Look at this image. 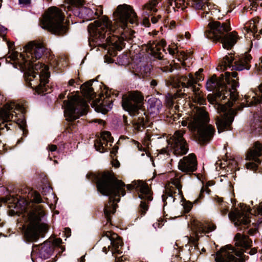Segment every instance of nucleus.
Listing matches in <instances>:
<instances>
[{"mask_svg":"<svg viewBox=\"0 0 262 262\" xmlns=\"http://www.w3.org/2000/svg\"><path fill=\"white\" fill-rule=\"evenodd\" d=\"M86 179L95 183L98 192L102 195L108 196V202L104 208L105 225H112V215L116 211L118 205L115 202L120 201V195L126 194L125 187L128 190L136 189L138 197L141 200L139 207V212L144 215L148 210V204L153 200L152 191L146 183L139 182L135 186L132 184L126 185L121 180H118L112 170L98 171L96 173H89L86 176Z\"/></svg>","mask_w":262,"mask_h":262,"instance_id":"nucleus-1","label":"nucleus"},{"mask_svg":"<svg viewBox=\"0 0 262 262\" xmlns=\"http://www.w3.org/2000/svg\"><path fill=\"white\" fill-rule=\"evenodd\" d=\"M225 75L221 74L218 78L214 74L208 78L206 84L207 90L213 92L214 100L216 103L222 102L218 104L217 110L219 115L215 118L219 133L231 129L236 113L232 107L238 99L237 73L226 72Z\"/></svg>","mask_w":262,"mask_h":262,"instance_id":"nucleus-2","label":"nucleus"},{"mask_svg":"<svg viewBox=\"0 0 262 262\" xmlns=\"http://www.w3.org/2000/svg\"><path fill=\"white\" fill-rule=\"evenodd\" d=\"M89 34V42L90 46H99L108 50L111 57L117 55V51H121L125 47L124 41L130 42L133 40V31H124L120 37L116 35L106 37L107 31L114 32L112 22L106 16L95 20L88 26Z\"/></svg>","mask_w":262,"mask_h":262,"instance_id":"nucleus-3","label":"nucleus"},{"mask_svg":"<svg viewBox=\"0 0 262 262\" xmlns=\"http://www.w3.org/2000/svg\"><path fill=\"white\" fill-rule=\"evenodd\" d=\"M8 58L13 61L11 63L15 68L24 72L26 85L32 89L35 93L45 95L50 93L51 87L49 85L50 72L44 71L46 66L39 62H34L35 59H28L23 54L14 51Z\"/></svg>","mask_w":262,"mask_h":262,"instance_id":"nucleus-4","label":"nucleus"},{"mask_svg":"<svg viewBox=\"0 0 262 262\" xmlns=\"http://www.w3.org/2000/svg\"><path fill=\"white\" fill-rule=\"evenodd\" d=\"M144 96L140 92L133 91L124 95L122 97V106L123 108L128 112L134 118L132 123L136 130L142 131L146 127V115L142 110Z\"/></svg>","mask_w":262,"mask_h":262,"instance_id":"nucleus-5","label":"nucleus"},{"mask_svg":"<svg viewBox=\"0 0 262 262\" xmlns=\"http://www.w3.org/2000/svg\"><path fill=\"white\" fill-rule=\"evenodd\" d=\"M209 29L205 32V35L214 42L220 41L225 49L230 50L237 40V34L235 31L228 33L231 30L229 19L224 22L212 21L208 24Z\"/></svg>","mask_w":262,"mask_h":262,"instance_id":"nucleus-6","label":"nucleus"},{"mask_svg":"<svg viewBox=\"0 0 262 262\" xmlns=\"http://www.w3.org/2000/svg\"><path fill=\"white\" fill-rule=\"evenodd\" d=\"M210 118L204 107H197L194 115L188 123V127L192 132H197L198 138L202 145L209 143L213 138L215 129L208 124Z\"/></svg>","mask_w":262,"mask_h":262,"instance_id":"nucleus-7","label":"nucleus"},{"mask_svg":"<svg viewBox=\"0 0 262 262\" xmlns=\"http://www.w3.org/2000/svg\"><path fill=\"white\" fill-rule=\"evenodd\" d=\"M234 240L235 242V246L240 247L241 250L237 251L231 245L222 247L215 253V262H244L241 257L246 252V249L252 246V241L248 235L239 233L235 235Z\"/></svg>","mask_w":262,"mask_h":262,"instance_id":"nucleus-8","label":"nucleus"},{"mask_svg":"<svg viewBox=\"0 0 262 262\" xmlns=\"http://www.w3.org/2000/svg\"><path fill=\"white\" fill-rule=\"evenodd\" d=\"M203 72V69L201 68L195 73L194 75L190 73L189 77L183 75L170 76L165 80L166 85L168 87L178 89L175 94L177 97H184L186 95L185 88H187L191 90L195 99L200 100L202 97L199 88H197L195 84L204 79L202 74Z\"/></svg>","mask_w":262,"mask_h":262,"instance_id":"nucleus-9","label":"nucleus"},{"mask_svg":"<svg viewBox=\"0 0 262 262\" xmlns=\"http://www.w3.org/2000/svg\"><path fill=\"white\" fill-rule=\"evenodd\" d=\"M64 18L65 16L60 9L52 7L40 18L39 21L43 29L56 35L62 36L67 35L69 31Z\"/></svg>","mask_w":262,"mask_h":262,"instance_id":"nucleus-10","label":"nucleus"},{"mask_svg":"<svg viewBox=\"0 0 262 262\" xmlns=\"http://www.w3.org/2000/svg\"><path fill=\"white\" fill-rule=\"evenodd\" d=\"M99 76L95 79L90 80L82 85H80V88L82 95L87 99L90 101L93 100L96 104V106L95 110L97 112L101 113L103 114H106L110 109L112 108L113 106V100H110L108 95L111 94H108V90H107L105 92L106 97H104L103 94H100L99 97L97 98V93L94 91V89L93 88V83L94 81H98V78Z\"/></svg>","mask_w":262,"mask_h":262,"instance_id":"nucleus-11","label":"nucleus"},{"mask_svg":"<svg viewBox=\"0 0 262 262\" xmlns=\"http://www.w3.org/2000/svg\"><path fill=\"white\" fill-rule=\"evenodd\" d=\"M45 215L42 205H37L34 207V210L30 215V225L25 234L27 242H36L40 237H43L47 232L48 227L45 223L41 222Z\"/></svg>","mask_w":262,"mask_h":262,"instance_id":"nucleus-12","label":"nucleus"},{"mask_svg":"<svg viewBox=\"0 0 262 262\" xmlns=\"http://www.w3.org/2000/svg\"><path fill=\"white\" fill-rule=\"evenodd\" d=\"M68 100H64V103L66 105V108L64 111V115L67 120L69 122H73L85 114L84 110H80L79 106L82 107L86 105L85 101L82 100L79 96L73 95L68 96Z\"/></svg>","mask_w":262,"mask_h":262,"instance_id":"nucleus-13","label":"nucleus"},{"mask_svg":"<svg viewBox=\"0 0 262 262\" xmlns=\"http://www.w3.org/2000/svg\"><path fill=\"white\" fill-rule=\"evenodd\" d=\"M252 59V56L246 52L235 57H233L232 53H230L224 57L223 63L225 70L231 68V71L248 70L251 68Z\"/></svg>","mask_w":262,"mask_h":262,"instance_id":"nucleus-14","label":"nucleus"},{"mask_svg":"<svg viewBox=\"0 0 262 262\" xmlns=\"http://www.w3.org/2000/svg\"><path fill=\"white\" fill-rule=\"evenodd\" d=\"M246 159L250 161L246 164L248 169L254 172L262 171V144L255 142L253 148L248 150Z\"/></svg>","mask_w":262,"mask_h":262,"instance_id":"nucleus-15","label":"nucleus"},{"mask_svg":"<svg viewBox=\"0 0 262 262\" xmlns=\"http://www.w3.org/2000/svg\"><path fill=\"white\" fill-rule=\"evenodd\" d=\"M114 14L121 23L122 28L126 27L128 23L137 24V15L130 5L125 4L119 5Z\"/></svg>","mask_w":262,"mask_h":262,"instance_id":"nucleus-16","label":"nucleus"},{"mask_svg":"<svg viewBox=\"0 0 262 262\" xmlns=\"http://www.w3.org/2000/svg\"><path fill=\"white\" fill-rule=\"evenodd\" d=\"M184 134L181 130H178L175 132L173 136L171 146L176 156H183L188 151V145L183 137Z\"/></svg>","mask_w":262,"mask_h":262,"instance_id":"nucleus-17","label":"nucleus"},{"mask_svg":"<svg viewBox=\"0 0 262 262\" xmlns=\"http://www.w3.org/2000/svg\"><path fill=\"white\" fill-rule=\"evenodd\" d=\"M25 57L31 59H39L45 52L46 49L41 43L30 42L24 47Z\"/></svg>","mask_w":262,"mask_h":262,"instance_id":"nucleus-18","label":"nucleus"},{"mask_svg":"<svg viewBox=\"0 0 262 262\" xmlns=\"http://www.w3.org/2000/svg\"><path fill=\"white\" fill-rule=\"evenodd\" d=\"M54 251V247L51 241L49 239L44 242L41 245H34L32 246L31 257L34 261L33 255L37 253L38 257L41 259H48L52 255Z\"/></svg>","mask_w":262,"mask_h":262,"instance_id":"nucleus-19","label":"nucleus"},{"mask_svg":"<svg viewBox=\"0 0 262 262\" xmlns=\"http://www.w3.org/2000/svg\"><path fill=\"white\" fill-rule=\"evenodd\" d=\"M197 166L196 157L192 153L180 160L178 168L182 172L190 174L196 170Z\"/></svg>","mask_w":262,"mask_h":262,"instance_id":"nucleus-20","label":"nucleus"},{"mask_svg":"<svg viewBox=\"0 0 262 262\" xmlns=\"http://www.w3.org/2000/svg\"><path fill=\"white\" fill-rule=\"evenodd\" d=\"M229 218L233 222L235 227L244 226L248 227L251 223V220L248 215L236 209L234 211L229 213Z\"/></svg>","mask_w":262,"mask_h":262,"instance_id":"nucleus-21","label":"nucleus"},{"mask_svg":"<svg viewBox=\"0 0 262 262\" xmlns=\"http://www.w3.org/2000/svg\"><path fill=\"white\" fill-rule=\"evenodd\" d=\"M108 238L111 242L112 253L120 254L122 253L121 248L123 246L122 238L117 233L111 231L104 232L103 235Z\"/></svg>","mask_w":262,"mask_h":262,"instance_id":"nucleus-22","label":"nucleus"},{"mask_svg":"<svg viewBox=\"0 0 262 262\" xmlns=\"http://www.w3.org/2000/svg\"><path fill=\"white\" fill-rule=\"evenodd\" d=\"M102 14V11H101L99 13L97 10L94 11L90 8L85 7H81L80 18L84 20H91L96 18H98Z\"/></svg>","mask_w":262,"mask_h":262,"instance_id":"nucleus-23","label":"nucleus"},{"mask_svg":"<svg viewBox=\"0 0 262 262\" xmlns=\"http://www.w3.org/2000/svg\"><path fill=\"white\" fill-rule=\"evenodd\" d=\"M72 1L75 6L68 8V11L70 12L69 15H73L80 18L81 7L83 4V0H72Z\"/></svg>","mask_w":262,"mask_h":262,"instance_id":"nucleus-24","label":"nucleus"},{"mask_svg":"<svg viewBox=\"0 0 262 262\" xmlns=\"http://www.w3.org/2000/svg\"><path fill=\"white\" fill-rule=\"evenodd\" d=\"M251 133L254 136L262 135V116H258V118H254L251 124Z\"/></svg>","mask_w":262,"mask_h":262,"instance_id":"nucleus-25","label":"nucleus"},{"mask_svg":"<svg viewBox=\"0 0 262 262\" xmlns=\"http://www.w3.org/2000/svg\"><path fill=\"white\" fill-rule=\"evenodd\" d=\"M175 188L172 186H167L165 188V189L163 191V194L162 195V201L164 204V207L166 206L167 204V199L168 198H171L172 199V202H174L175 198L173 195L176 193Z\"/></svg>","mask_w":262,"mask_h":262,"instance_id":"nucleus-26","label":"nucleus"},{"mask_svg":"<svg viewBox=\"0 0 262 262\" xmlns=\"http://www.w3.org/2000/svg\"><path fill=\"white\" fill-rule=\"evenodd\" d=\"M258 104H262V82L258 86V90L255 93V96L252 97L248 105L253 106Z\"/></svg>","mask_w":262,"mask_h":262,"instance_id":"nucleus-27","label":"nucleus"},{"mask_svg":"<svg viewBox=\"0 0 262 262\" xmlns=\"http://www.w3.org/2000/svg\"><path fill=\"white\" fill-rule=\"evenodd\" d=\"M217 202L219 204V208L222 215H226L229 211L228 203L224 202L221 198H217Z\"/></svg>","mask_w":262,"mask_h":262,"instance_id":"nucleus-28","label":"nucleus"},{"mask_svg":"<svg viewBox=\"0 0 262 262\" xmlns=\"http://www.w3.org/2000/svg\"><path fill=\"white\" fill-rule=\"evenodd\" d=\"M30 193L31 198V200L32 203L40 204L44 202L40 193L38 191L32 189Z\"/></svg>","mask_w":262,"mask_h":262,"instance_id":"nucleus-29","label":"nucleus"},{"mask_svg":"<svg viewBox=\"0 0 262 262\" xmlns=\"http://www.w3.org/2000/svg\"><path fill=\"white\" fill-rule=\"evenodd\" d=\"M158 3V0H150L148 3L145 5L144 8L150 12L156 13L157 11L156 7Z\"/></svg>","mask_w":262,"mask_h":262,"instance_id":"nucleus-30","label":"nucleus"},{"mask_svg":"<svg viewBox=\"0 0 262 262\" xmlns=\"http://www.w3.org/2000/svg\"><path fill=\"white\" fill-rule=\"evenodd\" d=\"M94 146L96 150L100 152H104L106 151L105 148L103 146V143L101 139L96 140L95 141Z\"/></svg>","mask_w":262,"mask_h":262,"instance_id":"nucleus-31","label":"nucleus"},{"mask_svg":"<svg viewBox=\"0 0 262 262\" xmlns=\"http://www.w3.org/2000/svg\"><path fill=\"white\" fill-rule=\"evenodd\" d=\"M101 137L104 141H106V145H107L108 142H113L114 140L113 138L111 136V133L108 131L103 132Z\"/></svg>","mask_w":262,"mask_h":262,"instance_id":"nucleus-32","label":"nucleus"},{"mask_svg":"<svg viewBox=\"0 0 262 262\" xmlns=\"http://www.w3.org/2000/svg\"><path fill=\"white\" fill-rule=\"evenodd\" d=\"M192 5L196 9L198 10H203L205 8V5L202 0H192Z\"/></svg>","mask_w":262,"mask_h":262,"instance_id":"nucleus-33","label":"nucleus"},{"mask_svg":"<svg viewBox=\"0 0 262 262\" xmlns=\"http://www.w3.org/2000/svg\"><path fill=\"white\" fill-rule=\"evenodd\" d=\"M182 205L183 206L185 213H187L191 210L193 204L189 201L184 200Z\"/></svg>","mask_w":262,"mask_h":262,"instance_id":"nucleus-34","label":"nucleus"},{"mask_svg":"<svg viewBox=\"0 0 262 262\" xmlns=\"http://www.w3.org/2000/svg\"><path fill=\"white\" fill-rule=\"evenodd\" d=\"M51 189H52V188L49 183L43 184L42 185L41 193L43 195H46Z\"/></svg>","mask_w":262,"mask_h":262,"instance_id":"nucleus-35","label":"nucleus"},{"mask_svg":"<svg viewBox=\"0 0 262 262\" xmlns=\"http://www.w3.org/2000/svg\"><path fill=\"white\" fill-rule=\"evenodd\" d=\"M250 31L253 34L254 36L257 39H258L260 36V35L262 34V29H261L258 33V30L254 24L253 25L251 28L250 29Z\"/></svg>","mask_w":262,"mask_h":262,"instance_id":"nucleus-36","label":"nucleus"},{"mask_svg":"<svg viewBox=\"0 0 262 262\" xmlns=\"http://www.w3.org/2000/svg\"><path fill=\"white\" fill-rule=\"evenodd\" d=\"M157 51H155L153 49L151 50V53L152 56L157 59H162L163 57V55L162 53L160 52V49H158Z\"/></svg>","mask_w":262,"mask_h":262,"instance_id":"nucleus-37","label":"nucleus"},{"mask_svg":"<svg viewBox=\"0 0 262 262\" xmlns=\"http://www.w3.org/2000/svg\"><path fill=\"white\" fill-rule=\"evenodd\" d=\"M204 192H205V189H204V187H202L201 190V191H200V194L199 195L198 198L193 201V204H199V203H200L201 202V201L204 197Z\"/></svg>","mask_w":262,"mask_h":262,"instance_id":"nucleus-38","label":"nucleus"},{"mask_svg":"<svg viewBox=\"0 0 262 262\" xmlns=\"http://www.w3.org/2000/svg\"><path fill=\"white\" fill-rule=\"evenodd\" d=\"M119 61L121 62L122 64H127L128 62V58L127 55H122L118 57Z\"/></svg>","mask_w":262,"mask_h":262,"instance_id":"nucleus-39","label":"nucleus"},{"mask_svg":"<svg viewBox=\"0 0 262 262\" xmlns=\"http://www.w3.org/2000/svg\"><path fill=\"white\" fill-rule=\"evenodd\" d=\"M161 70L164 72H172L174 68L171 64L165 66L161 68Z\"/></svg>","mask_w":262,"mask_h":262,"instance_id":"nucleus-40","label":"nucleus"},{"mask_svg":"<svg viewBox=\"0 0 262 262\" xmlns=\"http://www.w3.org/2000/svg\"><path fill=\"white\" fill-rule=\"evenodd\" d=\"M53 244L54 248L55 247H59L62 243V239L60 238H56L54 239L53 241H51Z\"/></svg>","mask_w":262,"mask_h":262,"instance_id":"nucleus-41","label":"nucleus"},{"mask_svg":"<svg viewBox=\"0 0 262 262\" xmlns=\"http://www.w3.org/2000/svg\"><path fill=\"white\" fill-rule=\"evenodd\" d=\"M143 71L144 72L146 76H148L150 73L151 65L146 64L143 67Z\"/></svg>","mask_w":262,"mask_h":262,"instance_id":"nucleus-42","label":"nucleus"},{"mask_svg":"<svg viewBox=\"0 0 262 262\" xmlns=\"http://www.w3.org/2000/svg\"><path fill=\"white\" fill-rule=\"evenodd\" d=\"M7 29L4 26L0 25V37L5 39V35L6 34Z\"/></svg>","mask_w":262,"mask_h":262,"instance_id":"nucleus-43","label":"nucleus"},{"mask_svg":"<svg viewBox=\"0 0 262 262\" xmlns=\"http://www.w3.org/2000/svg\"><path fill=\"white\" fill-rule=\"evenodd\" d=\"M174 185L176 186V187L178 189V190L179 191V194L180 195H181L183 196V192L181 190L182 186L180 184V183L179 182L177 181V182H176L174 183Z\"/></svg>","mask_w":262,"mask_h":262,"instance_id":"nucleus-44","label":"nucleus"},{"mask_svg":"<svg viewBox=\"0 0 262 262\" xmlns=\"http://www.w3.org/2000/svg\"><path fill=\"white\" fill-rule=\"evenodd\" d=\"M48 150L51 152L56 151L57 150V147L56 145L49 144L47 147Z\"/></svg>","mask_w":262,"mask_h":262,"instance_id":"nucleus-45","label":"nucleus"},{"mask_svg":"<svg viewBox=\"0 0 262 262\" xmlns=\"http://www.w3.org/2000/svg\"><path fill=\"white\" fill-rule=\"evenodd\" d=\"M258 231L257 227L255 226L254 228H251L248 231V234L250 236L254 235Z\"/></svg>","mask_w":262,"mask_h":262,"instance_id":"nucleus-46","label":"nucleus"},{"mask_svg":"<svg viewBox=\"0 0 262 262\" xmlns=\"http://www.w3.org/2000/svg\"><path fill=\"white\" fill-rule=\"evenodd\" d=\"M154 43L156 45V46H159L163 48L165 47L166 46V42L164 39H161L157 43H156L155 41H154Z\"/></svg>","mask_w":262,"mask_h":262,"instance_id":"nucleus-47","label":"nucleus"},{"mask_svg":"<svg viewBox=\"0 0 262 262\" xmlns=\"http://www.w3.org/2000/svg\"><path fill=\"white\" fill-rule=\"evenodd\" d=\"M256 0H249V2H251L250 6L252 7L250 8V10H256L258 6V4L255 2Z\"/></svg>","mask_w":262,"mask_h":262,"instance_id":"nucleus-48","label":"nucleus"},{"mask_svg":"<svg viewBox=\"0 0 262 262\" xmlns=\"http://www.w3.org/2000/svg\"><path fill=\"white\" fill-rule=\"evenodd\" d=\"M260 61L258 64H255V68L258 72H262V57L260 58Z\"/></svg>","mask_w":262,"mask_h":262,"instance_id":"nucleus-49","label":"nucleus"},{"mask_svg":"<svg viewBox=\"0 0 262 262\" xmlns=\"http://www.w3.org/2000/svg\"><path fill=\"white\" fill-rule=\"evenodd\" d=\"M162 17L161 15H159L158 16H152L151 18V21L152 24H156L159 19H161Z\"/></svg>","mask_w":262,"mask_h":262,"instance_id":"nucleus-50","label":"nucleus"},{"mask_svg":"<svg viewBox=\"0 0 262 262\" xmlns=\"http://www.w3.org/2000/svg\"><path fill=\"white\" fill-rule=\"evenodd\" d=\"M64 234L67 237H69L71 235V229L67 227L64 228Z\"/></svg>","mask_w":262,"mask_h":262,"instance_id":"nucleus-51","label":"nucleus"},{"mask_svg":"<svg viewBox=\"0 0 262 262\" xmlns=\"http://www.w3.org/2000/svg\"><path fill=\"white\" fill-rule=\"evenodd\" d=\"M143 24L144 25V26L146 27H148L150 25V22H149V20L147 18H145L143 19Z\"/></svg>","mask_w":262,"mask_h":262,"instance_id":"nucleus-52","label":"nucleus"},{"mask_svg":"<svg viewBox=\"0 0 262 262\" xmlns=\"http://www.w3.org/2000/svg\"><path fill=\"white\" fill-rule=\"evenodd\" d=\"M216 229V226L214 224L209 225L208 227V230L209 232H211L214 231Z\"/></svg>","mask_w":262,"mask_h":262,"instance_id":"nucleus-53","label":"nucleus"},{"mask_svg":"<svg viewBox=\"0 0 262 262\" xmlns=\"http://www.w3.org/2000/svg\"><path fill=\"white\" fill-rule=\"evenodd\" d=\"M118 149V147H114L112 150L111 151V155L112 156H116V153L117 152V150Z\"/></svg>","mask_w":262,"mask_h":262,"instance_id":"nucleus-54","label":"nucleus"},{"mask_svg":"<svg viewBox=\"0 0 262 262\" xmlns=\"http://www.w3.org/2000/svg\"><path fill=\"white\" fill-rule=\"evenodd\" d=\"M20 4L28 5L30 3L31 0H18Z\"/></svg>","mask_w":262,"mask_h":262,"instance_id":"nucleus-55","label":"nucleus"},{"mask_svg":"<svg viewBox=\"0 0 262 262\" xmlns=\"http://www.w3.org/2000/svg\"><path fill=\"white\" fill-rule=\"evenodd\" d=\"M67 92V91H66L64 93H61L58 96L59 99H60V100H62L64 98H65Z\"/></svg>","mask_w":262,"mask_h":262,"instance_id":"nucleus-56","label":"nucleus"},{"mask_svg":"<svg viewBox=\"0 0 262 262\" xmlns=\"http://www.w3.org/2000/svg\"><path fill=\"white\" fill-rule=\"evenodd\" d=\"M123 121L125 125H126V126L129 125V124L128 123V121H127V116H126L125 115L123 116Z\"/></svg>","mask_w":262,"mask_h":262,"instance_id":"nucleus-57","label":"nucleus"},{"mask_svg":"<svg viewBox=\"0 0 262 262\" xmlns=\"http://www.w3.org/2000/svg\"><path fill=\"white\" fill-rule=\"evenodd\" d=\"M7 45L9 50H10L13 46L14 45V42H11L10 41H7Z\"/></svg>","mask_w":262,"mask_h":262,"instance_id":"nucleus-58","label":"nucleus"},{"mask_svg":"<svg viewBox=\"0 0 262 262\" xmlns=\"http://www.w3.org/2000/svg\"><path fill=\"white\" fill-rule=\"evenodd\" d=\"M111 249H112L111 246H109L107 248H106V247H104L102 249V251L105 254H107L108 250H110Z\"/></svg>","mask_w":262,"mask_h":262,"instance_id":"nucleus-59","label":"nucleus"},{"mask_svg":"<svg viewBox=\"0 0 262 262\" xmlns=\"http://www.w3.org/2000/svg\"><path fill=\"white\" fill-rule=\"evenodd\" d=\"M257 252V250L254 248L251 249L250 251L248 252L250 255H253Z\"/></svg>","mask_w":262,"mask_h":262,"instance_id":"nucleus-60","label":"nucleus"},{"mask_svg":"<svg viewBox=\"0 0 262 262\" xmlns=\"http://www.w3.org/2000/svg\"><path fill=\"white\" fill-rule=\"evenodd\" d=\"M157 81L156 80H152L150 82V85L151 86H152V87H155V86H156L157 85Z\"/></svg>","mask_w":262,"mask_h":262,"instance_id":"nucleus-61","label":"nucleus"},{"mask_svg":"<svg viewBox=\"0 0 262 262\" xmlns=\"http://www.w3.org/2000/svg\"><path fill=\"white\" fill-rule=\"evenodd\" d=\"M176 1L177 0H168V6H172L173 3H174V5H176Z\"/></svg>","mask_w":262,"mask_h":262,"instance_id":"nucleus-62","label":"nucleus"},{"mask_svg":"<svg viewBox=\"0 0 262 262\" xmlns=\"http://www.w3.org/2000/svg\"><path fill=\"white\" fill-rule=\"evenodd\" d=\"M190 242L195 246V247H198V244H196L197 239L193 238L190 240Z\"/></svg>","mask_w":262,"mask_h":262,"instance_id":"nucleus-63","label":"nucleus"},{"mask_svg":"<svg viewBox=\"0 0 262 262\" xmlns=\"http://www.w3.org/2000/svg\"><path fill=\"white\" fill-rule=\"evenodd\" d=\"M75 83V81L74 79H71V80H69V85L70 86H74V84Z\"/></svg>","mask_w":262,"mask_h":262,"instance_id":"nucleus-64","label":"nucleus"}]
</instances>
